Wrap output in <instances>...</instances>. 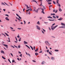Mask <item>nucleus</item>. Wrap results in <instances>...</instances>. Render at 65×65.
<instances>
[{
  "instance_id": "50",
  "label": "nucleus",
  "mask_w": 65,
  "mask_h": 65,
  "mask_svg": "<svg viewBox=\"0 0 65 65\" xmlns=\"http://www.w3.org/2000/svg\"><path fill=\"white\" fill-rule=\"evenodd\" d=\"M39 9H40V8H39L37 9V12H38V11Z\"/></svg>"
},
{
  "instance_id": "10",
  "label": "nucleus",
  "mask_w": 65,
  "mask_h": 65,
  "mask_svg": "<svg viewBox=\"0 0 65 65\" xmlns=\"http://www.w3.org/2000/svg\"><path fill=\"white\" fill-rule=\"evenodd\" d=\"M51 59L52 60H55V57H52L51 58Z\"/></svg>"
},
{
  "instance_id": "34",
  "label": "nucleus",
  "mask_w": 65,
  "mask_h": 65,
  "mask_svg": "<svg viewBox=\"0 0 65 65\" xmlns=\"http://www.w3.org/2000/svg\"><path fill=\"white\" fill-rule=\"evenodd\" d=\"M51 15H55V13H53V14L51 13Z\"/></svg>"
},
{
  "instance_id": "61",
  "label": "nucleus",
  "mask_w": 65,
  "mask_h": 65,
  "mask_svg": "<svg viewBox=\"0 0 65 65\" xmlns=\"http://www.w3.org/2000/svg\"><path fill=\"white\" fill-rule=\"evenodd\" d=\"M25 9L24 8L23 9V11H25Z\"/></svg>"
},
{
  "instance_id": "44",
  "label": "nucleus",
  "mask_w": 65,
  "mask_h": 65,
  "mask_svg": "<svg viewBox=\"0 0 65 65\" xmlns=\"http://www.w3.org/2000/svg\"><path fill=\"white\" fill-rule=\"evenodd\" d=\"M10 46L11 47H13V48H14V47L13 46H12V45H11Z\"/></svg>"
},
{
  "instance_id": "37",
  "label": "nucleus",
  "mask_w": 65,
  "mask_h": 65,
  "mask_svg": "<svg viewBox=\"0 0 65 65\" xmlns=\"http://www.w3.org/2000/svg\"><path fill=\"white\" fill-rule=\"evenodd\" d=\"M29 10H30V9H27V10H26V11L27 12H28V11H29Z\"/></svg>"
},
{
  "instance_id": "7",
  "label": "nucleus",
  "mask_w": 65,
  "mask_h": 65,
  "mask_svg": "<svg viewBox=\"0 0 65 65\" xmlns=\"http://www.w3.org/2000/svg\"><path fill=\"white\" fill-rule=\"evenodd\" d=\"M63 20V18H60V19H58L59 21H62Z\"/></svg>"
},
{
  "instance_id": "40",
  "label": "nucleus",
  "mask_w": 65,
  "mask_h": 65,
  "mask_svg": "<svg viewBox=\"0 0 65 65\" xmlns=\"http://www.w3.org/2000/svg\"><path fill=\"white\" fill-rule=\"evenodd\" d=\"M49 54H50V55H52V53H51L50 52H49Z\"/></svg>"
},
{
  "instance_id": "13",
  "label": "nucleus",
  "mask_w": 65,
  "mask_h": 65,
  "mask_svg": "<svg viewBox=\"0 0 65 65\" xmlns=\"http://www.w3.org/2000/svg\"><path fill=\"white\" fill-rule=\"evenodd\" d=\"M24 43L25 44H28V43H27V42L25 41H24Z\"/></svg>"
},
{
  "instance_id": "63",
  "label": "nucleus",
  "mask_w": 65,
  "mask_h": 65,
  "mask_svg": "<svg viewBox=\"0 0 65 65\" xmlns=\"http://www.w3.org/2000/svg\"><path fill=\"white\" fill-rule=\"evenodd\" d=\"M40 20H41L42 19V17H40L39 18Z\"/></svg>"
},
{
  "instance_id": "26",
  "label": "nucleus",
  "mask_w": 65,
  "mask_h": 65,
  "mask_svg": "<svg viewBox=\"0 0 65 65\" xmlns=\"http://www.w3.org/2000/svg\"><path fill=\"white\" fill-rule=\"evenodd\" d=\"M47 18H50V19H52L53 18L52 17H51L50 16L49 17H47Z\"/></svg>"
},
{
  "instance_id": "18",
  "label": "nucleus",
  "mask_w": 65,
  "mask_h": 65,
  "mask_svg": "<svg viewBox=\"0 0 65 65\" xmlns=\"http://www.w3.org/2000/svg\"><path fill=\"white\" fill-rule=\"evenodd\" d=\"M49 21H54L55 20L54 19L53 20H51V19H48Z\"/></svg>"
},
{
  "instance_id": "29",
  "label": "nucleus",
  "mask_w": 65,
  "mask_h": 65,
  "mask_svg": "<svg viewBox=\"0 0 65 65\" xmlns=\"http://www.w3.org/2000/svg\"><path fill=\"white\" fill-rule=\"evenodd\" d=\"M37 24H38V25H40V23L39 22V21H38L37 23Z\"/></svg>"
},
{
  "instance_id": "11",
  "label": "nucleus",
  "mask_w": 65,
  "mask_h": 65,
  "mask_svg": "<svg viewBox=\"0 0 65 65\" xmlns=\"http://www.w3.org/2000/svg\"><path fill=\"white\" fill-rule=\"evenodd\" d=\"M8 39L9 40V41H8V40H7V41H8V42H10V38H9V37H8Z\"/></svg>"
},
{
  "instance_id": "58",
  "label": "nucleus",
  "mask_w": 65,
  "mask_h": 65,
  "mask_svg": "<svg viewBox=\"0 0 65 65\" xmlns=\"http://www.w3.org/2000/svg\"><path fill=\"white\" fill-rule=\"evenodd\" d=\"M20 57H22V54H21V55H20Z\"/></svg>"
},
{
  "instance_id": "20",
  "label": "nucleus",
  "mask_w": 65,
  "mask_h": 65,
  "mask_svg": "<svg viewBox=\"0 0 65 65\" xmlns=\"http://www.w3.org/2000/svg\"><path fill=\"white\" fill-rule=\"evenodd\" d=\"M38 50V48H37V49L35 50V52H37V51Z\"/></svg>"
},
{
  "instance_id": "57",
  "label": "nucleus",
  "mask_w": 65,
  "mask_h": 65,
  "mask_svg": "<svg viewBox=\"0 0 65 65\" xmlns=\"http://www.w3.org/2000/svg\"><path fill=\"white\" fill-rule=\"evenodd\" d=\"M46 51L47 53H48L49 52V50H48Z\"/></svg>"
},
{
  "instance_id": "39",
  "label": "nucleus",
  "mask_w": 65,
  "mask_h": 65,
  "mask_svg": "<svg viewBox=\"0 0 65 65\" xmlns=\"http://www.w3.org/2000/svg\"><path fill=\"white\" fill-rule=\"evenodd\" d=\"M2 5H5V4H4V3H2Z\"/></svg>"
},
{
  "instance_id": "17",
  "label": "nucleus",
  "mask_w": 65,
  "mask_h": 65,
  "mask_svg": "<svg viewBox=\"0 0 65 65\" xmlns=\"http://www.w3.org/2000/svg\"><path fill=\"white\" fill-rule=\"evenodd\" d=\"M46 41L48 45H50V43H48V42L47 41Z\"/></svg>"
},
{
  "instance_id": "35",
  "label": "nucleus",
  "mask_w": 65,
  "mask_h": 65,
  "mask_svg": "<svg viewBox=\"0 0 65 65\" xmlns=\"http://www.w3.org/2000/svg\"><path fill=\"white\" fill-rule=\"evenodd\" d=\"M8 60L9 61V62H10V63H11V62L10 61V60H9V59H8Z\"/></svg>"
},
{
  "instance_id": "21",
  "label": "nucleus",
  "mask_w": 65,
  "mask_h": 65,
  "mask_svg": "<svg viewBox=\"0 0 65 65\" xmlns=\"http://www.w3.org/2000/svg\"><path fill=\"white\" fill-rule=\"evenodd\" d=\"M30 47H31V48L32 50V51H33V47H32L31 46H30Z\"/></svg>"
},
{
  "instance_id": "15",
  "label": "nucleus",
  "mask_w": 65,
  "mask_h": 65,
  "mask_svg": "<svg viewBox=\"0 0 65 65\" xmlns=\"http://www.w3.org/2000/svg\"><path fill=\"white\" fill-rule=\"evenodd\" d=\"M1 53H3V54H4V52L2 50L1 52Z\"/></svg>"
},
{
  "instance_id": "24",
  "label": "nucleus",
  "mask_w": 65,
  "mask_h": 65,
  "mask_svg": "<svg viewBox=\"0 0 65 65\" xmlns=\"http://www.w3.org/2000/svg\"><path fill=\"white\" fill-rule=\"evenodd\" d=\"M53 18H54V19H56L57 18L55 16H53Z\"/></svg>"
},
{
  "instance_id": "4",
  "label": "nucleus",
  "mask_w": 65,
  "mask_h": 65,
  "mask_svg": "<svg viewBox=\"0 0 65 65\" xmlns=\"http://www.w3.org/2000/svg\"><path fill=\"white\" fill-rule=\"evenodd\" d=\"M37 29L38 30H40V27H39L38 25H36Z\"/></svg>"
},
{
  "instance_id": "55",
  "label": "nucleus",
  "mask_w": 65,
  "mask_h": 65,
  "mask_svg": "<svg viewBox=\"0 0 65 65\" xmlns=\"http://www.w3.org/2000/svg\"><path fill=\"white\" fill-rule=\"evenodd\" d=\"M4 3H5V4H6V5H7V6H8V4H6V3H5V2H4Z\"/></svg>"
},
{
  "instance_id": "1",
  "label": "nucleus",
  "mask_w": 65,
  "mask_h": 65,
  "mask_svg": "<svg viewBox=\"0 0 65 65\" xmlns=\"http://www.w3.org/2000/svg\"><path fill=\"white\" fill-rule=\"evenodd\" d=\"M59 0H57L56 2L57 3V6H59V10L60 12L61 11H62V9H61V8H60V7H61V5H60V4H59V2H59Z\"/></svg>"
},
{
  "instance_id": "41",
  "label": "nucleus",
  "mask_w": 65,
  "mask_h": 65,
  "mask_svg": "<svg viewBox=\"0 0 65 65\" xmlns=\"http://www.w3.org/2000/svg\"><path fill=\"white\" fill-rule=\"evenodd\" d=\"M53 3H54V4H56V3H55V1H53Z\"/></svg>"
},
{
  "instance_id": "53",
  "label": "nucleus",
  "mask_w": 65,
  "mask_h": 65,
  "mask_svg": "<svg viewBox=\"0 0 65 65\" xmlns=\"http://www.w3.org/2000/svg\"><path fill=\"white\" fill-rule=\"evenodd\" d=\"M18 20H19V21H20V20H21V19H20L18 18Z\"/></svg>"
},
{
  "instance_id": "31",
  "label": "nucleus",
  "mask_w": 65,
  "mask_h": 65,
  "mask_svg": "<svg viewBox=\"0 0 65 65\" xmlns=\"http://www.w3.org/2000/svg\"><path fill=\"white\" fill-rule=\"evenodd\" d=\"M14 46H15V47H16V48H18V46H15L14 45Z\"/></svg>"
},
{
  "instance_id": "23",
  "label": "nucleus",
  "mask_w": 65,
  "mask_h": 65,
  "mask_svg": "<svg viewBox=\"0 0 65 65\" xmlns=\"http://www.w3.org/2000/svg\"><path fill=\"white\" fill-rule=\"evenodd\" d=\"M4 45L5 46H6V47H7L8 46V45H6L5 44H4Z\"/></svg>"
},
{
  "instance_id": "47",
  "label": "nucleus",
  "mask_w": 65,
  "mask_h": 65,
  "mask_svg": "<svg viewBox=\"0 0 65 65\" xmlns=\"http://www.w3.org/2000/svg\"><path fill=\"white\" fill-rule=\"evenodd\" d=\"M41 12L42 13H43V14H44V12L43 11H42Z\"/></svg>"
},
{
  "instance_id": "48",
  "label": "nucleus",
  "mask_w": 65,
  "mask_h": 65,
  "mask_svg": "<svg viewBox=\"0 0 65 65\" xmlns=\"http://www.w3.org/2000/svg\"><path fill=\"white\" fill-rule=\"evenodd\" d=\"M27 13H28V14H30V12H29V11L27 12Z\"/></svg>"
},
{
  "instance_id": "6",
  "label": "nucleus",
  "mask_w": 65,
  "mask_h": 65,
  "mask_svg": "<svg viewBox=\"0 0 65 65\" xmlns=\"http://www.w3.org/2000/svg\"><path fill=\"white\" fill-rule=\"evenodd\" d=\"M40 1H41V4L40 5V6H42V0H40Z\"/></svg>"
},
{
  "instance_id": "27",
  "label": "nucleus",
  "mask_w": 65,
  "mask_h": 65,
  "mask_svg": "<svg viewBox=\"0 0 65 65\" xmlns=\"http://www.w3.org/2000/svg\"><path fill=\"white\" fill-rule=\"evenodd\" d=\"M55 52H59V50H55Z\"/></svg>"
},
{
  "instance_id": "9",
  "label": "nucleus",
  "mask_w": 65,
  "mask_h": 65,
  "mask_svg": "<svg viewBox=\"0 0 65 65\" xmlns=\"http://www.w3.org/2000/svg\"><path fill=\"white\" fill-rule=\"evenodd\" d=\"M26 54L28 56V55H29V57H31V55H30V54H29L28 53H28H27V52H26Z\"/></svg>"
},
{
  "instance_id": "19",
  "label": "nucleus",
  "mask_w": 65,
  "mask_h": 65,
  "mask_svg": "<svg viewBox=\"0 0 65 65\" xmlns=\"http://www.w3.org/2000/svg\"><path fill=\"white\" fill-rule=\"evenodd\" d=\"M35 55L36 56H38V54L37 53H35Z\"/></svg>"
},
{
  "instance_id": "46",
  "label": "nucleus",
  "mask_w": 65,
  "mask_h": 65,
  "mask_svg": "<svg viewBox=\"0 0 65 65\" xmlns=\"http://www.w3.org/2000/svg\"><path fill=\"white\" fill-rule=\"evenodd\" d=\"M14 62H15V61H14L13 60H12V63H13Z\"/></svg>"
},
{
  "instance_id": "54",
  "label": "nucleus",
  "mask_w": 65,
  "mask_h": 65,
  "mask_svg": "<svg viewBox=\"0 0 65 65\" xmlns=\"http://www.w3.org/2000/svg\"><path fill=\"white\" fill-rule=\"evenodd\" d=\"M15 38L16 39V41H18V39H17V37H15Z\"/></svg>"
},
{
  "instance_id": "14",
  "label": "nucleus",
  "mask_w": 65,
  "mask_h": 65,
  "mask_svg": "<svg viewBox=\"0 0 65 65\" xmlns=\"http://www.w3.org/2000/svg\"><path fill=\"white\" fill-rule=\"evenodd\" d=\"M25 45V46H26V47H28V48H29V49H30V47L29 46H28V45Z\"/></svg>"
},
{
  "instance_id": "22",
  "label": "nucleus",
  "mask_w": 65,
  "mask_h": 65,
  "mask_svg": "<svg viewBox=\"0 0 65 65\" xmlns=\"http://www.w3.org/2000/svg\"><path fill=\"white\" fill-rule=\"evenodd\" d=\"M5 34H6V35H7V36H8V37H9V35H8V34H7V33H6V32H5Z\"/></svg>"
},
{
  "instance_id": "5",
  "label": "nucleus",
  "mask_w": 65,
  "mask_h": 65,
  "mask_svg": "<svg viewBox=\"0 0 65 65\" xmlns=\"http://www.w3.org/2000/svg\"><path fill=\"white\" fill-rule=\"evenodd\" d=\"M25 6L27 7V9H29V7H28V5H27L26 4H25Z\"/></svg>"
},
{
  "instance_id": "43",
  "label": "nucleus",
  "mask_w": 65,
  "mask_h": 65,
  "mask_svg": "<svg viewBox=\"0 0 65 65\" xmlns=\"http://www.w3.org/2000/svg\"><path fill=\"white\" fill-rule=\"evenodd\" d=\"M5 15L6 16H7V17H9V15L7 14H5Z\"/></svg>"
},
{
  "instance_id": "8",
  "label": "nucleus",
  "mask_w": 65,
  "mask_h": 65,
  "mask_svg": "<svg viewBox=\"0 0 65 65\" xmlns=\"http://www.w3.org/2000/svg\"><path fill=\"white\" fill-rule=\"evenodd\" d=\"M5 19L6 20H7V21H9V19L8 18V17H6L5 18Z\"/></svg>"
},
{
  "instance_id": "64",
  "label": "nucleus",
  "mask_w": 65,
  "mask_h": 65,
  "mask_svg": "<svg viewBox=\"0 0 65 65\" xmlns=\"http://www.w3.org/2000/svg\"><path fill=\"white\" fill-rule=\"evenodd\" d=\"M10 28H11V29H13V28L12 27H10Z\"/></svg>"
},
{
  "instance_id": "51",
  "label": "nucleus",
  "mask_w": 65,
  "mask_h": 65,
  "mask_svg": "<svg viewBox=\"0 0 65 65\" xmlns=\"http://www.w3.org/2000/svg\"><path fill=\"white\" fill-rule=\"evenodd\" d=\"M18 17H19V19H22V18H21V17L20 16H19Z\"/></svg>"
},
{
  "instance_id": "3",
  "label": "nucleus",
  "mask_w": 65,
  "mask_h": 65,
  "mask_svg": "<svg viewBox=\"0 0 65 65\" xmlns=\"http://www.w3.org/2000/svg\"><path fill=\"white\" fill-rule=\"evenodd\" d=\"M58 25H57L54 26V27H53L52 28H51V29L52 30H54V29H55L57 27H58Z\"/></svg>"
},
{
  "instance_id": "52",
  "label": "nucleus",
  "mask_w": 65,
  "mask_h": 65,
  "mask_svg": "<svg viewBox=\"0 0 65 65\" xmlns=\"http://www.w3.org/2000/svg\"><path fill=\"white\" fill-rule=\"evenodd\" d=\"M59 28H63V27H59Z\"/></svg>"
},
{
  "instance_id": "62",
  "label": "nucleus",
  "mask_w": 65,
  "mask_h": 65,
  "mask_svg": "<svg viewBox=\"0 0 65 65\" xmlns=\"http://www.w3.org/2000/svg\"><path fill=\"white\" fill-rule=\"evenodd\" d=\"M42 32L43 33V34H44V32H43V31L42 30Z\"/></svg>"
},
{
  "instance_id": "59",
  "label": "nucleus",
  "mask_w": 65,
  "mask_h": 65,
  "mask_svg": "<svg viewBox=\"0 0 65 65\" xmlns=\"http://www.w3.org/2000/svg\"><path fill=\"white\" fill-rule=\"evenodd\" d=\"M18 48H20V47H21V46H20V45H19L18 46Z\"/></svg>"
},
{
  "instance_id": "42",
  "label": "nucleus",
  "mask_w": 65,
  "mask_h": 65,
  "mask_svg": "<svg viewBox=\"0 0 65 65\" xmlns=\"http://www.w3.org/2000/svg\"><path fill=\"white\" fill-rule=\"evenodd\" d=\"M32 61L33 62H35V63L36 62V61H35L34 60H32Z\"/></svg>"
},
{
  "instance_id": "2",
  "label": "nucleus",
  "mask_w": 65,
  "mask_h": 65,
  "mask_svg": "<svg viewBox=\"0 0 65 65\" xmlns=\"http://www.w3.org/2000/svg\"><path fill=\"white\" fill-rule=\"evenodd\" d=\"M34 10H33V11H35V12H36V13H38V12H37V10L36 9V8L35 7H33Z\"/></svg>"
},
{
  "instance_id": "49",
  "label": "nucleus",
  "mask_w": 65,
  "mask_h": 65,
  "mask_svg": "<svg viewBox=\"0 0 65 65\" xmlns=\"http://www.w3.org/2000/svg\"><path fill=\"white\" fill-rule=\"evenodd\" d=\"M42 29L43 31H44V32H46V31L44 29H43L42 28Z\"/></svg>"
},
{
  "instance_id": "33",
  "label": "nucleus",
  "mask_w": 65,
  "mask_h": 65,
  "mask_svg": "<svg viewBox=\"0 0 65 65\" xmlns=\"http://www.w3.org/2000/svg\"><path fill=\"white\" fill-rule=\"evenodd\" d=\"M44 61H43L42 62L41 64H44Z\"/></svg>"
},
{
  "instance_id": "56",
  "label": "nucleus",
  "mask_w": 65,
  "mask_h": 65,
  "mask_svg": "<svg viewBox=\"0 0 65 65\" xmlns=\"http://www.w3.org/2000/svg\"><path fill=\"white\" fill-rule=\"evenodd\" d=\"M17 37L18 38H20V36L19 35H18V36H17Z\"/></svg>"
},
{
  "instance_id": "60",
  "label": "nucleus",
  "mask_w": 65,
  "mask_h": 65,
  "mask_svg": "<svg viewBox=\"0 0 65 65\" xmlns=\"http://www.w3.org/2000/svg\"><path fill=\"white\" fill-rule=\"evenodd\" d=\"M16 15H17V16L18 17L19 16V15H18L17 14H16Z\"/></svg>"
},
{
  "instance_id": "32",
  "label": "nucleus",
  "mask_w": 65,
  "mask_h": 65,
  "mask_svg": "<svg viewBox=\"0 0 65 65\" xmlns=\"http://www.w3.org/2000/svg\"><path fill=\"white\" fill-rule=\"evenodd\" d=\"M48 4H49V5H51L52 4V3H48Z\"/></svg>"
},
{
  "instance_id": "28",
  "label": "nucleus",
  "mask_w": 65,
  "mask_h": 65,
  "mask_svg": "<svg viewBox=\"0 0 65 65\" xmlns=\"http://www.w3.org/2000/svg\"><path fill=\"white\" fill-rule=\"evenodd\" d=\"M42 6L43 7V8H44V9H45V7H44V6L42 5Z\"/></svg>"
},
{
  "instance_id": "30",
  "label": "nucleus",
  "mask_w": 65,
  "mask_h": 65,
  "mask_svg": "<svg viewBox=\"0 0 65 65\" xmlns=\"http://www.w3.org/2000/svg\"><path fill=\"white\" fill-rule=\"evenodd\" d=\"M2 58L3 59H6L5 58V57H3V56H2Z\"/></svg>"
},
{
  "instance_id": "25",
  "label": "nucleus",
  "mask_w": 65,
  "mask_h": 65,
  "mask_svg": "<svg viewBox=\"0 0 65 65\" xmlns=\"http://www.w3.org/2000/svg\"><path fill=\"white\" fill-rule=\"evenodd\" d=\"M40 8L41 9H42V11H44V9H43V8L41 9V7Z\"/></svg>"
},
{
  "instance_id": "45",
  "label": "nucleus",
  "mask_w": 65,
  "mask_h": 65,
  "mask_svg": "<svg viewBox=\"0 0 65 65\" xmlns=\"http://www.w3.org/2000/svg\"><path fill=\"white\" fill-rule=\"evenodd\" d=\"M53 12H55V11H56V10H55V9H54L53 10Z\"/></svg>"
},
{
  "instance_id": "38",
  "label": "nucleus",
  "mask_w": 65,
  "mask_h": 65,
  "mask_svg": "<svg viewBox=\"0 0 65 65\" xmlns=\"http://www.w3.org/2000/svg\"><path fill=\"white\" fill-rule=\"evenodd\" d=\"M21 40V38H20L19 39V41H20Z\"/></svg>"
},
{
  "instance_id": "36",
  "label": "nucleus",
  "mask_w": 65,
  "mask_h": 65,
  "mask_svg": "<svg viewBox=\"0 0 65 65\" xmlns=\"http://www.w3.org/2000/svg\"><path fill=\"white\" fill-rule=\"evenodd\" d=\"M56 18H57L58 19L59 18V16H57V15H56Z\"/></svg>"
},
{
  "instance_id": "16",
  "label": "nucleus",
  "mask_w": 65,
  "mask_h": 65,
  "mask_svg": "<svg viewBox=\"0 0 65 65\" xmlns=\"http://www.w3.org/2000/svg\"><path fill=\"white\" fill-rule=\"evenodd\" d=\"M31 2H36V3H37V2H36V1H34V0H32Z\"/></svg>"
},
{
  "instance_id": "12",
  "label": "nucleus",
  "mask_w": 65,
  "mask_h": 65,
  "mask_svg": "<svg viewBox=\"0 0 65 65\" xmlns=\"http://www.w3.org/2000/svg\"><path fill=\"white\" fill-rule=\"evenodd\" d=\"M61 25L62 26H65V24L64 23H61Z\"/></svg>"
}]
</instances>
